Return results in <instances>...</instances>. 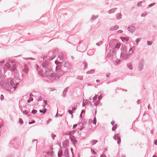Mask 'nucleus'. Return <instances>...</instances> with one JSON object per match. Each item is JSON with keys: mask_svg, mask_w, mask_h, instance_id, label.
Here are the masks:
<instances>
[{"mask_svg": "<svg viewBox=\"0 0 157 157\" xmlns=\"http://www.w3.org/2000/svg\"><path fill=\"white\" fill-rule=\"evenodd\" d=\"M121 57L124 60L127 59L128 58V54L124 53H121Z\"/></svg>", "mask_w": 157, "mask_h": 157, "instance_id": "nucleus-12", "label": "nucleus"}, {"mask_svg": "<svg viewBox=\"0 0 157 157\" xmlns=\"http://www.w3.org/2000/svg\"><path fill=\"white\" fill-rule=\"evenodd\" d=\"M63 154L64 156L66 157H69V152L67 149H66L65 150Z\"/></svg>", "mask_w": 157, "mask_h": 157, "instance_id": "nucleus-21", "label": "nucleus"}, {"mask_svg": "<svg viewBox=\"0 0 157 157\" xmlns=\"http://www.w3.org/2000/svg\"><path fill=\"white\" fill-rule=\"evenodd\" d=\"M122 15L120 13H118L117 14L116 18L117 20H120L122 18Z\"/></svg>", "mask_w": 157, "mask_h": 157, "instance_id": "nucleus-24", "label": "nucleus"}, {"mask_svg": "<svg viewBox=\"0 0 157 157\" xmlns=\"http://www.w3.org/2000/svg\"><path fill=\"white\" fill-rule=\"evenodd\" d=\"M155 4V3H151L148 6H149V7H151L153 6Z\"/></svg>", "mask_w": 157, "mask_h": 157, "instance_id": "nucleus-58", "label": "nucleus"}, {"mask_svg": "<svg viewBox=\"0 0 157 157\" xmlns=\"http://www.w3.org/2000/svg\"><path fill=\"white\" fill-rule=\"evenodd\" d=\"M5 62L4 60H2L0 62V66H1V65L2 64H3Z\"/></svg>", "mask_w": 157, "mask_h": 157, "instance_id": "nucleus-61", "label": "nucleus"}, {"mask_svg": "<svg viewBox=\"0 0 157 157\" xmlns=\"http://www.w3.org/2000/svg\"><path fill=\"white\" fill-rule=\"evenodd\" d=\"M121 39L123 42H124L125 41L127 42L128 41L129 39L128 37H121Z\"/></svg>", "mask_w": 157, "mask_h": 157, "instance_id": "nucleus-25", "label": "nucleus"}, {"mask_svg": "<svg viewBox=\"0 0 157 157\" xmlns=\"http://www.w3.org/2000/svg\"><path fill=\"white\" fill-rule=\"evenodd\" d=\"M35 123V120H33L31 122H29V124H34V123Z\"/></svg>", "mask_w": 157, "mask_h": 157, "instance_id": "nucleus-55", "label": "nucleus"}, {"mask_svg": "<svg viewBox=\"0 0 157 157\" xmlns=\"http://www.w3.org/2000/svg\"><path fill=\"white\" fill-rule=\"evenodd\" d=\"M3 77L2 76H0V85H2L4 84Z\"/></svg>", "mask_w": 157, "mask_h": 157, "instance_id": "nucleus-26", "label": "nucleus"}, {"mask_svg": "<svg viewBox=\"0 0 157 157\" xmlns=\"http://www.w3.org/2000/svg\"><path fill=\"white\" fill-rule=\"evenodd\" d=\"M21 111H22L23 114L24 115H26L28 113V112L26 109L23 111L21 109Z\"/></svg>", "mask_w": 157, "mask_h": 157, "instance_id": "nucleus-43", "label": "nucleus"}, {"mask_svg": "<svg viewBox=\"0 0 157 157\" xmlns=\"http://www.w3.org/2000/svg\"><path fill=\"white\" fill-rule=\"evenodd\" d=\"M51 136L53 140H54L55 139L54 138L56 137V135L55 134H54L53 133H52V134H51Z\"/></svg>", "mask_w": 157, "mask_h": 157, "instance_id": "nucleus-51", "label": "nucleus"}, {"mask_svg": "<svg viewBox=\"0 0 157 157\" xmlns=\"http://www.w3.org/2000/svg\"><path fill=\"white\" fill-rule=\"evenodd\" d=\"M128 31L131 33H133L136 29L135 27L133 26L128 27L127 28Z\"/></svg>", "mask_w": 157, "mask_h": 157, "instance_id": "nucleus-13", "label": "nucleus"}, {"mask_svg": "<svg viewBox=\"0 0 157 157\" xmlns=\"http://www.w3.org/2000/svg\"><path fill=\"white\" fill-rule=\"evenodd\" d=\"M4 96L2 95V94L1 95V96H0V99L1 101H2L4 100Z\"/></svg>", "mask_w": 157, "mask_h": 157, "instance_id": "nucleus-57", "label": "nucleus"}, {"mask_svg": "<svg viewBox=\"0 0 157 157\" xmlns=\"http://www.w3.org/2000/svg\"><path fill=\"white\" fill-rule=\"evenodd\" d=\"M63 54L62 53H60L59 54V56L57 57V60H58L59 61H62L63 60Z\"/></svg>", "mask_w": 157, "mask_h": 157, "instance_id": "nucleus-19", "label": "nucleus"}, {"mask_svg": "<svg viewBox=\"0 0 157 157\" xmlns=\"http://www.w3.org/2000/svg\"><path fill=\"white\" fill-rule=\"evenodd\" d=\"M42 66L43 68H47L50 67V62L48 60H46L42 62Z\"/></svg>", "mask_w": 157, "mask_h": 157, "instance_id": "nucleus-4", "label": "nucleus"}, {"mask_svg": "<svg viewBox=\"0 0 157 157\" xmlns=\"http://www.w3.org/2000/svg\"><path fill=\"white\" fill-rule=\"evenodd\" d=\"M56 52L55 51H52L51 53L52 54V55H51L52 56H49L48 57H47L48 59H49L50 60H52L54 58L56 57V55L55 54Z\"/></svg>", "mask_w": 157, "mask_h": 157, "instance_id": "nucleus-8", "label": "nucleus"}, {"mask_svg": "<svg viewBox=\"0 0 157 157\" xmlns=\"http://www.w3.org/2000/svg\"><path fill=\"white\" fill-rule=\"evenodd\" d=\"M117 124H115L113 126V127L112 128V130L113 131H115L116 130V129L117 128Z\"/></svg>", "mask_w": 157, "mask_h": 157, "instance_id": "nucleus-36", "label": "nucleus"}, {"mask_svg": "<svg viewBox=\"0 0 157 157\" xmlns=\"http://www.w3.org/2000/svg\"><path fill=\"white\" fill-rule=\"evenodd\" d=\"M75 132V131L73 130V131H71L69 132H67L66 134H67V135H69L70 136H71V135H73L74 134V133Z\"/></svg>", "mask_w": 157, "mask_h": 157, "instance_id": "nucleus-23", "label": "nucleus"}, {"mask_svg": "<svg viewBox=\"0 0 157 157\" xmlns=\"http://www.w3.org/2000/svg\"><path fill=\"white\" fill-rule=\"evenodd\" d=\"M52 121V120L50 118V119H48L47 122V124H48L49 123V122L50 121Z\"/></svg>", "mask_w": 157, "mask_h": 157, "instance_id": "nucleus-60", "label": "nucleus"}, {"mask_svg": "<svg viewBox=\"0 0 157 157\" xmlns=\"http://www.w3.org/2000/svg\"><path fill=\"white\" fill-rule=\"evenodd\" d=\"M98 17V16H95L94 15H92V17L91 18V20H94L97 19Z\"/></svg>", "mask_w": 157, "mask_h": 157, "instance_id": "nucleus-37", "label": "nucleus"}, {"mask_svg": "<svg viewBox=\"0 0 157 157\" xmlns=\"http://www.w3.org/2000/svg\"><path fill=\"white\" fill-rule=\"evenodd\" d=\"M106 155L105 154H102L101 156L100 157H106Z\"/></svg>", "mask_w": 157, "mask_h": 157, "instance_id": "nucleus-64", "label": "nucleus"}, {"mask_svg": "<svg viewBox=\"0 0 157 157\" xmlns=\"http://www.w3.org/2000/svg\"><path fill=\"white\" fill-rule=\"evenodd\" d=\"M144 65V61L142 60L140 61V63L139 64L138 67V70L140 71H141L143 69Z\"/></svg>", "mask_w": 157, "mask_h": 157, "instance_id": "nucleus-10", "label": "nucleus"}, {"mask_svg": "<svg viewBox=\"0 0 157 157\" xmlns=\"http://www.w3.org/2000/svg\"><path fill=\"white\" fill-rule=\"evenodd\" d=\"M19 123L21 124H23L24 122L22 119L21 118H19Z\"/></svg>", "mask_w": 157, "mask_h": 157, "instance_id": "nucleus-40", "label": "nucleus"}, {"mask_svg": "<svg viewBox=\"0 0 157 157\" xmlns=\"http://www.w3.org/2000/svg\"><path fill=\"white\" fill-rule=\"evenodd\" d=\"M68 142L67 141H65L63 143V146L64 148H66Z\"/></svg>", "mask_w": 157, "mask_h": 157, "instance_id": "nucleus-34", "label": "nucleus"}, {"mask_svg": "<svg viewBox=\"0 0 157 157\" xmlns=\"http://www.w3.org/2000/svg\"><path fill=\"white\" fill-rule=\"evenodd\" d=\"M5 66L7 68L9 69V70H10L13 71H14V73H16L17 70H16L15 64H13L12 67H11L9 63L7 62L5 64Z\"/></svg>", "mask_w": 157, "mask_h": 157, "instance_id": "nucleus-1", "label": "nucleus"}, {"mask_svg": "<svg viewBox=\"0 0 157 157\" xmlns=\"http://www.w3.org/2000/svg\"><path fill=\"white\" fill-rule=\"evenodd\" d=\"M44 71L43 70H41L38 71V75L41 76H44Z\"/></svg>", "mask_w": 157, "mask_h": 157, "instance_id": "nucleus-30", "label": "nucleus"}, {"mask_svg": "<svg viewBox=\"0 0 157 157\" xmlns=\"http://www.w3.org/2000/svg\"><path fill=\"white\" fill-rule=\"evenodd\" d=\"M141 38H137L136 40V42L137 44H138V43L141 41Z\"/></svg>", "mask_w": 157, "mask_h": 157, "instance_id": "nucleus-41", "label": "nucleus"}, {"mask_svg": "<svg viewBox=\"0 0 157 157\" xmlns=\"http://www.w3.org/2000/svg\"><path fill=\"white\" fill-rule=\"evenodd\" d=\"M69 138L70 139L72 144H75L77 142V140L75 139V137L74 136H72V137L71 136H69Z\"/></svg>", "mask_w": 157, "mask_h": 157, "instance_id": "nucleus-14", "label": "nucleus"}, {"mask_svg": "<svg viewBox=\"0 0 157 157\" xmlns=\"http://www.w3.org/2000/svg\"><path fill=\"white\" fill-rule=\"evenodd\" d=\"M147 44L148 45H151L152 43V42L151 41H147Z\"/></svg>", "mask_w": 157, "mask_h": 157, "instance_id": "nucleus-53", "label": "nucleus"}, {"mask_svg": "<svg viewBox=\"0 0 157 157\" xmlns=\"http://www.w3.org/2000/svg\"><path fill=\"white\" fill-rule=\"evenodd\" d=\"M58 154H59L60 156L61 157L63 154V151L62 150H59L58 152Z\"/></svg>", "mask_w": 157, "mask_h": 157, "instance_id": "nucleus-45", "label": "nucleus"}, {"mask_svg": "<svg viewBox=\"0 0 157 157\" xmlns=\"http://www.w3.org/2000/svg\"><path fill=\"white\" fill-rule=\"evenodd\" d=\"M51 70L49 68H45V72H44V75L47 77L48 78L50 75V72H51Z\"/></svg>", "mask_w": 157, "mask_h": 157, "instance_id": "nucleus-6", "label": "nucleus"}, {"mask_svg": "<svg viewBox=\"0 0 157 157\" xmlns=\"http://www.w3.org/2000/svg\"><path fill=\"white\" fill-rule=\"evenodd\" d=\"M142 4V2L140 1L138 2L137 5L138 6H141Z\"/></svg>", "mask_w": 157, "mask_h": 157, "instance_id": "nucleus-56", "label": "nucleus"}, {"mask_svg": "<svg viewBox=\"0 0 157 157\" xmlns=\"http://www.w3.org/2000/svg\"><path fill=\"white\" fill-rule=\"evenodd\" d=\"M10 79L9 78L8 80V81L9 82H10V83H9L8 84H7L6 85V86L7 85L8 88H12V87L14 88V90H15L17 88V87H16V86H15V84L13 81L12 80H10L9 81Z\"/></svg>", "mask_w": 157, "mask_h": 157, "instance_id": "nucleus-2", "label": "nucleus"}, {"mask_svg": "<svg viewBox=\"0 0 157 157\" xmlns=\"http://www.w3.org/2000/svg\"><path fill=\"white\" fill-rule=\"evenodd\" d=\"M62 66L61 65H57L56 67L55 71L58 72L60 73L62 71Z\"/></svg>", "mask_w": 157, "mask_h": 157, "instance_id": "nucleus-11", "label": "nucleus"}, {"mask_svg": "<svg viewBox=\"0 0 157 157\" xmlns=\"http://www.w3.org/2000/svg\"><path fill=\"white\" fill-rule=\"evenodd\" d=\"M99 101L98 100L94 103V105L95 106H97L99 104Z\"/></svg>", "mask_w": 157, "mask_h": 157, "instance_id": "nucleus-47", "label": "nucleus"}, {"mask_svg": "<svg viewBox=\"0 0 157 157\" xmlns=\"http://www.w3.org/2000/svg\"><path fill=\"white\" fill-rule=\"evenodd\" d=\"M22 70L24 72L27 73L28 71V65L27 64H25Z\"/></svg>", "mask_w": 157, "mask_h": 157, "instance_id": "nucleus-17", "label": "nucleus"}, {"mask_svg": "<svg viewBox=\"0 0 157 157\" xmlns=\"http://www.w3.org/2000/svg\"><path fill=\"white\" fill-rule=\"evenodd\" d=\"M116 44V41L114 40H111L109 43V47L111 48H113Z\"/></svg>", "mask_w": 157, "mask_h": 157, "instance_id": "nucleus-9", "label": "nucleus"}, {"mask_svg": "<svg viewBox=\"0 0 157 157\" xmlns=\"http://www.w3.org/2000/svg\"><path fill=\"white\" fill-rule=\"evenodd\" d=\"M95 72V70L94 69L91 70L90 71H88L86 72V73L87 74H93Z\"/></svg>", "mask_w": 157, "mask_h": 157, "instance_id": "nucleus-33", "label": "nucleus"}, {"mask_svg": "<svg viewBox=\"0 0 157 157\" xmlns=\"http://www.w3.org/2000/svg\"><path fill=\"white\" fill-rule=\"evenodd\" d=\"M68 88L69 87H67L65 88L63 90V95L64 97L65 96L66 94V93L67 91Z\"/></svg>", "mask_w": 157, "mask_h": 157, "instance_id": "nucleus-22", "label": "nucleus"}, {"mask_svg": "<svg viewBox=\"0 0 157 157\" xmlns=\"http://www.w3.org/2000/svg\"><path fill=\"white\" fill-rule=\"evenodd\" d=\"M94 52V50L93 49H91L89 50L87 52V54L89 55H92L93 54Z\"/></svg>", "mask_w": 157, "mask_h": 157, "instance_id": "nucleus-20", "label": "nucleus"}, {"mask_svg": "<svg viewBox=\"0 0 157 157\" xmlns=\"http://www.w3.org/2000/svg\"><path fill=\"white\" fill-rule=\"evenodd\" d=\"M37 112V110L36 109H33L32 111V113L35 114Z\"/></svg>", "mask_w": 157, "mask_h": 157, "instance_id": "nucleus-46", "label": "nucleus"}, {"mask_svg": "<svg viewBox=\"0 0 157 157\" xmlns=\"http://www.w3.org/2000/svg\"><path fill=\"white\" fill-rule=\"evenodd\" d=\"M93 124L95 125L96 124V119L95 117H94V118Z\"/></svg>", "mask_w": 157, "mask_h": 157, "instance_id": "nucleus-48", "label": "nucleus"}, {"mask_svg": "<svg viewBox=\"0 0 157 157\" xmlns=\"http://www.w3.org/2000/svg\"><path fill=\"white\" fill-rule=\"evenodd\" d=\"M76 79L80 80H82L83 79V76H78L77 77Z\"/></svg>", "mask_w": 157, "mask_h": 157, "instance_id": "nucleus-39", "label": "nucleus"}, {"mask_svg": "<svg viewBox=\"0 0 157 157\" xmlns=\"http://www.w3.org/2000/svg\"><path fill=\"white\" fill-rule=\"evenodd\" d=\"M70 67V64L69 63L66 62H65L64 63V67L63 68V70L67 71L68 69Z\"/></svg>", "mask_w": 157, "mask_h": 157, "instance_id": "nucleus-7", "label": "nucleus"}, {"mask_svg": "<svg viewBox=\"0 0 157 157\" xmlns=\"http://www.w3.org/2000/svg\"><path fill=\"white\" fill-rule=\"evenodd\" d=\"M120 45L119 44H116L114 48L116 49H119L120 47Z\"/></svg>", "mask_w": 157, "mask_h": 157, "instance_id": "nucleus-38", "label": "nucleus"}, {"mask_svg": "<svg viewBox=\"0 0 157 157\" xmlns=\"http://www.w3.org/2000/svg\"><path fill=\"white\" fill-rule=\"evenodd\" d=\"M117 33H123V31L122 30H118L117 31Z\"/></svg>", "mask_w": 157, "mask_h": 157, "instance_id": "nucleus-62", "label": "nucleus"}, {"mask_svg": "<svg viewBox=\"0 0 157 157\" xmlns=\"http://www.w3.org/2000/svg\"><path fill=\"white\" fill-rule=\"evenodd\" d=\"M102 43V42L100 41L98 43H96V44L97 46H99L100 45H101V44Z\"/></svg>", "mask_w": 157, "mask_h": 157, "instance_id": "nucleus-54", "label": "nucleus"}, {"mask_svg": "<svg viewBox=\"0 0 157 157\" xmlns=\"http://www.w3.org/2000/svg\"><path fill=\"white\" fill-rule=\"evenodd\" d=\"M47 110V109L46 108H44V109L41 110L40 109L39 111L40 113H42L43 114H44Z\"/></svg>", "mask_w": 157, "mask_h": 157, "instance_id": "nucleus-35", "label": "nucleus"}, {"mask_svg": "<svg viewBox=\"0 0 157 157\" xmlns=\"http://www.w3.org/2000/svg\"><path fill=\"white\" fill-rule=\"evenodd\" d=\"M60 76H59L58 74L57 73L54 72L51 73L49 75V78H51L55 80L59 79V78Z\"/></svg>", "mask_w": 157, "mask_h": 157, "instance_id": "nucleus-3", "label": "nucleus"}, {"mask_svg": "<svg viewBox=\"0 0 157 157\" xmlns=\"http://www.w3.org/2000/svg\"><path fill=\"white\" fill-rule=\"evenodd\" d=\"M98 97V95H96L93 98V99L94 101L96 100L97 99Z\"/></svg>", "mask_w": 157, "mask_h": 157, "instance_id": "nucleus-52", "label": "nucleus"}, {"mask_svg": "<svg viewBox=\"0 0 157 157\" xmlns=\"http://www.w3.org/2000/svg\"><path fill=\"white\" fill-rule=\"evenodd\" d=\"M63 61H60L58 60H56L55 62V63L57 65H60L63 62Z\"/></svg>", "mask_w": 157, "mask_h": 157, "instance_id": "nucleus-29", "label": "nucleus"}, {"mask_svg": "<svg viewBox=\"0 0 157 157\" xmlns=\"http://www.w3.org/2000/svg\"><path fill=\"white\" fill-rule=\"evenodd\" d=\"M33 98L30 97L29 99L27 100V102L28 103H30L31 101H33Z\"/></svg>", "mask_w": 157, "mask_h": 157, "instance_id": "nucleus-44", "label": "nucleus"}, {"mask_svg": "<svg viewBox=\"0 0 157 157\" xmlns=\"http://www.w3.org/2000/svg\"><path fill=\"white\" fill-rule=\"evenodd\" d=\"M102 96L101 95H99L98 97V101H99L101 99Z\"/></svg>", "mask_w": 157, "mask_h": 157, "instance_id": "nucleus-59", "label": "nucleus"}, {"mask_svg": "<svg viewBox=\"0 0 157 157\" xmlns=\"http://www.w3.org/2000/svg\"><path fill=\"white\" fill-rule=\"evenodd\" d=\"M119 135L118 134H115L113 136V138L116 140H117V143L118 144H120L121 142V139L119 136Z\"/></svg>", "mask_w": 157, "mask_h": 157, "instance_id": "nucleus-5", "label": "nucleus"}, {"mask_svg": "<svg viewBox=\"0 0 157 157\" xmlns=\"http://www.w3.org/2000/svg\"><path fill=\"white\" fill-rule=\"evenodd\" d=\"M82 125H85L87 123V121L84 119H82L81 121Z\"/></svg>", "mask_w": 157, "mask_h": 157, "instance_id": "nucleus-28", "label": "nucleus"}, {"mask_svg": "<svg viewBox=\"0 0 157 157\" xmlns=\"http://www.w3.org/2000/svg\"><path fill=\"white\" fill-rule=\"evenodd\" d=\"M68 112L71 115H72V114L73 113V111L71 109H69L68 110Z\"/></svg>", "mask_w": 157, "mask_h": 157, "instance_id": "nucleus-49", "label": "nucleus"}, {"mask_svg": "<svg viewBox=\"0 0 157 157\" xmlns=\"http://www.w3.org/2000/svg\"><path fill=\"white\" fill-rule=\"evenodd\" d=\"M91 152L92 153V154L94 155H96L97 154V153L94 151V150L93 149H91Z\"/></svg>", "mask_w": 157, "mask_h": 157, "instance_id": "nucleus-50", "label": "nucleus"}, {"mask_svg": "<svg viewBox=\"0 0 157 157\" xmlns=\"http://www.w3.org/2000/svg\"><path fill=\"white\" fill-rule=\"evenodd\" d=\"M117 9V8H115L111 9L109 11V14H111V13H114L115 11V10Z\"/></svg>", "mask_w": 157, "mask_h": 157, "instance_id": "nucleus-32", "label": "nucleus"}, {"mask_svg": "<svg viewBox=\"0 0 157 157\" xmlns=\"http://www.w3.org/2000/svg\"><path fill=\"white\" fill-rule=\"evenodd\" d=\"M41 94L40 93H37V95H36V97L38 98H37V101H39L42 100V98L41 97Z\"/></svg>", "mask_w": 157, "mask_h": 157, "instance_id": "nucleus-15", "label": "nucleus"}, {"mask_svg": "<svg viewBox=\"0 0 157 157\" xmlns=\"http://www.w3.org/2000/svg\"><path fill=\"white\" fill-rule=\"evenodd\" d=\"M119 28V26L117 25H116L111 27L110 28V30L111 31H114L117 29Z\"/></svg>", "mask_w": 157, "mask_h": 157, "instance_id": "nucleus-18", "label": "nucleus"}, {"mask_svg": "<svg viewBox=\"0 0 157 157\" xmlns=\"http://www.w3.org/2000/svg\"><path fill=\"white\" fill-rule=\"evenodd\" d=\"M83 64H84V68L85 69L87 66V65H88L86 61H84L83 62Z\"/></svg>", "mask_w": 157, "mask_h": 157, "instance_id": "nucleus-42", "label": "nucleus"}, {"mask_svg": "<svg viewBox=\"0 0 157 157\" xmlns=\"http://www.w3.org/2000/svg\"><path fill=\"white\" fill-rule=\"evenodd\" d=\"M141 101V100L140 99H139L137 100V103L138 105H139L140 103V102Z\"/></svg>", "mask_w": 157, "mask_h": 157, "instance_id": "nucleus-63", "label": "nucleus"}, {"mask_svg": "<svg viewBox=\"0 0 157 157\" xmlns=\"http://www.w3.org/2000/svg\"><path fill=\"white\" fill-rule=\"evenodd\" d=\"M135 49V46H133L131 48L129 51L128 54L129 55H131L133 53V51Z\"/></svg>", "mask_w": 157, "mask_h": 157, "instance_id": "nucleus-16", "label": "nucleus"}, {"mask_svg": "<svg viewBox=\"0 0 157 157\" xmlns=\"http://www.w3.org/2000/svg\"><path fill=\"white\" fill-rule=\"evenodd\" d=\"M98 142V141L96 140H92L90 143L92 145H94Z\"/></svg>", "mask_w": 157, "mask_h": 157, "instance_id": "nucleus-27", "label": "nucleus"}, {"mask_svg": "<svg viewBox=\"0 0 157 157\" xmlns=\"http://www.w3.org/2000/svg\"><path fill=\"white\" fill-rule=\"evenodd\" d=\"M127 66L130 70H131L133 69L132 65V63H127Z\"/></svg>", "mask_w": 157, "mask_h": 157, "instance_id": "nucleus-31", "label": "nucleus"}]
</instances>
